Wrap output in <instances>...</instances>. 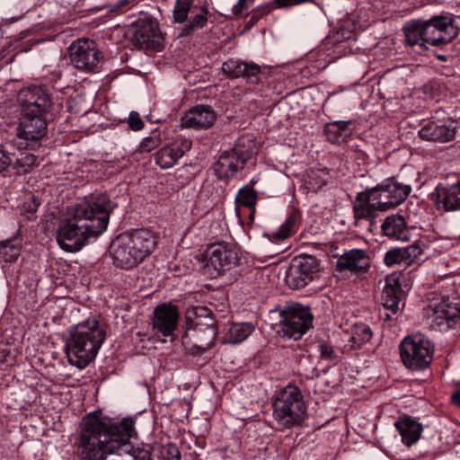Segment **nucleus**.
I'll list each match as a JSON object with an SVG mask.
<instances>
[{
    "mask_svg": "<svg viewBox=\"0 0 460 460\" xmlns=\"http://www.w3.org/2000/svg\"><path fill=\"white\" fill-rule=\"evenodd\" d=\"M114 206L106 196L82 202L70 209L60 220L57 230V241L67 252L82 249L90 237L97 236L107 227L110 214Z\"/></svg>",
    "mask_w": 460,
    "mask_h": 460,
    "instance_id": "f257e3e1",
    "label": "nucleus"
},
{
    "mask_svg": "<svg viewBox=\"0 0 460 460\" xmlns=\"http://www.w3.org/2000/svg\"><path fill=\"white\" fill-rule=\"evenodd\" d=\"M136 435L134 421L126 418L114 423L107 418L94 413L89 414L84 420L80 437L82 460H106L129 443Z\"/></svg>",
    "mask_w": 460,
    "mask_h": 460,
    "instance_id": "f03ea898",
    "label": "nucleus"
},
{
    "mask_svg": "<svg viewBox=\"0 0 460 460\" xmlns=\"http://www.w3.org/2000/svg\"><path fill=\"white\" fill-rule=\"evenodd\" d=\"M105 338L103 325L95 319L72 327L66 341L69 363L80 369L84 368L96 358Z\"/></svg>",
    "mask_w": 460,
    "mask_h": 460,
    "instance_id": "7ed1b4c3",
    "label": "nucleus"
},
{
    "mask_svg": "<svg viewBox=\"0 0 460 460\" xmlns=\"http://www.w3.org/2000/svg\"><path fill=\"white\" fill-rule=\"evenodd\" d=\"M156 237L146 229H137L118 235L111 243L113 263L122 269H131L151 254Z\"/></svg>",
    "mask_w": 460,
    "mask_h": 460,
    "instance_id": "20e7f679",
    "label": "nucleus"
},
{
    "mask_svg": "<svg viewBox=\"0 0 460 460\" xmlns=\"http://www.w3.org/2000/svg\"><path fill=\"white\" fill-rule=\"evenodd\" d=\"M405 40L409 46H443L448 44L457 34L450 17L434 16L429 20L411 21L404 27Z\"/></svg>",
    "mask_w": 460,
    "mask_h": 460,
    "instance_id": "39448f33",
    "label": "nucleus"
},
{
    "mask_svg": "<svg viewBox=\"0 0 460 460\" xmlns=\"http://www.w3.org/2000/svg\"><path fill=\"white\" fill-rule=\"evenodd\" d=\"M273 408L274 420L283 429L299 426L306 418L305 403L295 386L285 387L275 399Z\"/></svg>",
    "mask_w": 460,
    "mask_h": 460,
    "instance_id": "423d86ee",
    "label": "nucleus"
},
{
    "mask_svg": "<svg viewBox=\"0 0 460 460\" xmlns=\"http://www.w3.org/2000/svg\"><path fill=\"white\" fill-rule=\"evenodd\" d=\"M240 252L232 243L210 244L204 253V271L210 278H217L239 264Z\"/></svg>",
    "mask_w": 460,
    "mask_h": 460,
    "instance_id": "0eeeda50",
    "label": "nucleus"
},
{
    "mask_svg": "<svg viewBox=\"0 0 460 460\" xmlns=\"http://www.w3.org/2000/svg\"><path fill=\"white\" fill-rule=\"evenodd\" d=\"M433 346L420 333L405 337L400 344V356L403 365L411 370L426 368L433 358Z\"/></svg>",
    "mask_w": 460,
    "mask_h": 460,
    "instance_id": "6e6552de",
    "label": "nucleus"
},
{
    "mask_svg": "<svg viewBox=\"0 0 460 460\" xmlns=\"http://www.w3.org/2000/svg\"><path fill=\"white\" fill-rule=\"evenodd\" d=\"M186 320L191 323L196 347L201 351L210 349L217 336L215 320L207 307H194L188 310Z\"/></svg>",
    "mask_w": 460,
    "mask_h": 460,
    "instance_id": "1a4fd4ad",
    "label": "nucleus"
},
{
    "mask_svg": "<svg viewBox=\"0 0 460 460\" xmlns=\"http://www.w3.org/2000/svg\"><path fill=\"white\" fill-rule=\"evenodd\" d=\"M281 318L279 332L294 341L299 340L312 326V314L308 308L299 304L288 305Z\"/></svg>",
    "mask_w": 460,
    "mask_h": 460,
    "instance_id": "9d476101",
    "label": "nucleus"
},
{
    "mask_svg": "<svg viewBox=\"0 0 460 460\" xmlns=\"http://www.w3.org/2000/svg\"><path fill=\"white\" fill-rule=\"evenodd\" d=\"M208 10L203 6H196L193 0H176L173 9V19L178 23L185 22L181 35L187 36L203 29L208 22Z\"/></svg>",
    "mask_w": 460,
    "mask_h": 460,
    "instance_id": "9b49d317",
    "label": "nucleus"
},
{
    "mask_svg": "<svg viewBox=\"0 0 460 460\" xmlns=\"http://www.w3.org/2000/svg\"><path fill=\"white\" fill-rule=\"evenodd\" d=\"M17 102L22 116H45L51 108L52 102L47 90L33 85L22 88L18 92Z\"/></svg>",
    "mask_w": 460,
    "mask_h": 460,
    "instance_id": "f8f14e48",
    "label": "nucleus"
},
{
    "mask_svg": "<svg viewBox=\"0 0 460 460\" xmlns=\"http://www.w3.org/2000/svg\"><path fill=\"white\" fill-rule=\"evenodd\" d=\"M252 155L249 147L245 146L243 140L230 150L222 153L214 165L215 172L218 178H229L234 176L239 170L243 169L245 162Z\"/></svg>",
    "mask_w": 460,
    "mask_h": 460,
    "instance_id": "ddd939ff",
    "label": "nucleus"
},
{
    "mask_svg": "<svg viewBox=\"0 0 460 460\" xmlns=\"http://www.w3.org/2000/svg\"><path fill=\"white\" fill-rule=\"evenodd\" d=\"M373 200H376L381 210H387L401 204L410 194L411 188L408 184L387 180L375 188L369 189Z\"/></svg>",
    "mask_w": 460,
    "mask_h": 460,
    "instance_id": "4468645a",
    "label": "nucleus"
},
{
    "mask_svg": "<svg viewBox=\"0 0 460 460\" xmlns=\"http://www.w3.org/2000/svg\"><path fill=\"white\" fill-rule=\"evenodd\" d=\"M318 270L314 257L299 256L291 261L286 273V283L293 289L302 288L313 280Z\"/></svg>",
    "mask_w": 460,
    "mask_h": 460,
    "instance_id": "2eb2a0df",
    "label": "nucleus"
},
{
    "mask_svg": "<svg viewBox=\"0 0 460 460\" xmlns=\"http://www.w3.org/2000/svg\"><path fill=\"white\" fill-rule=\"evenodd\" d=\"M71 63L80 70H93L102 58V53L94 41L87 39H79L69 47Z\"/></svg>",
    "mask_w": 460,
    "mask_h": 460,
    "instance_id": "dca6fc26",
    "label": "nucleus"
},
{
    "mask_svg": "<svg viewBox=\"0 0 460 460\" xmlns=\"http://www.w3.org/2000/svg\"><path fill=\"white\" fill-rule=\"evenodd\" d=\"M373 194L368 190L359 192L353 202L354 224L358 227L372 232L377 213L381 210L376 200H373Z\"/></svg>",
    "mask_w": 460,
    "mask_h": 460,
    "instance_id": "f3484780",
    "label": "nucleus"
},
{
    "mask_svg": "<svg viewBox=\"0 0 460 460\" xmlns=\"http://www.w3.org/2000/svg\"><path fill=\"white\" fill-rule=\"evenodd\" d=\"M131 40L144 49H158L163 42L158 24L151 19H141L131 28Z\"/></svg>",
    "mask_w": 460,
    "mask_h": 460,
    "instance_id": "a211bd4d",
    "label": "nucleus"
},
{
    "mask_svg": "<svg viewBox=\"0 0 460 460\" xmlns=\"http://www.w3.org/2000/svg\"><path fill=\"white\" fill-rule=\"evenodd\" d=\"M456 133V122L451 119L428 121L419 130L420 138L442 143L453 140Z\"/></svg>",
    "mask_w": 460,
    "mask_h": 460,
    "instance_id": "6ab92c4d",
    "label": "nucleus"
},
{
    "mask_svg": "<svg viewBox=\"0 0 460 460\" xmlns=\"http://www.w3.org/2000/svg\"><path fill=\"white\" fill-rule=\"evenodd\" d=\"M222 71L231 78L243 77L250 84H257L261 68L253 62H244L240 59H228L222 65Z\"/></svg>",
    "mask_w": 460,
    "mask_h": 460,
    "instance_id": "aec40b11",
    "label": "nucleus"
},
{
    "mask_svg": "<svg viewBox=\"0 0 460 460\" xmlns=\"http://www.w3.org/2000/svg\"><path fill=\"white\" fill-rule=\"evenodd\" d=\"M179 320L177 308L172 305L163 304L155 310L153 329L164 336H171L175 331Z\"/></svg>",
    "mask_w": 460,
    "mask_h": 460,
    "instance_id": "412c9836",
    "label": "nucleus"
},
{
    "mask_svg": "<svg viewBox=\"0 0 460 460\" xmlns=\"http://www.w3.org/2000/svg\"><path fill=\"white\" fill-rule=\"evenodd\" d=\"M45 116H22L16 128L17 137L31 142L41 139L47 133Z\"/></svg>",
    "mask_w": 460,
    "mask_h": 460,
    "instance_id": "4be33fe9",
    "label": "nucleus"
},
{
    "mask_svg": "<svg viewBox=\"0 0 460 460\" xmlns=\"http://www.w3.org/2000/svg\"><path fill=\"white\" fill-rule=\"evenodd\" d=\"M430 199L438 210H460V181L449 188L438 186Z\"/></svg>",
    "mask_w": 460,
    "mask_h": 460,
    "instance_id": "5701e85b",
    "label": "nucleus"
},
{
    "mask_svg": "<svg viewBox=\"0 0 460 460\" xmlns=\"http://www.w3.org/2000/svg\"><path fill=\"white\" fill-rule=\"evenodd\" d=\"M370 267V259L364 250L353 249L341 255L336 264L339 271L366 272Z\"/></svg>",
    "mask_w": 460,
    "mask_h": 460,
    "instance_id": "b1692460",
    "label": "nucleus"
},
{
    "mask_svg": "<svg viewBox=\"0 0 460 460\" xmlns=\"http://www.w3.org/2000/svg\"><path fill=\"white\" fill-rule=\"evenodd\" d=\"M216 120L214 111L208 106H196L190 110L182 118L181 125L185 128H208Z\"/></svg>",
    "mask_w": 460,
    "mask_h": 460,
    "instance_id": "393cba45",
    "label": "nucleus"
},
{
    "mask_svg": "<svg viewBox=\"0 0 460 460\" xmlns=\"http://www.w3.org/2000/svg\"><path fill=\"white\" fill-rule=\"evenodd\" d=\"M394 425L402 437V443L406 446L410 447L419 440L422 431V427L419 422L404 416L396 420Z\"/></svg>",
    "mask_w": 460,
    "mask_h": 460,
    "instance_id": "a878e982",
    "label": "nucleus"
},
{
    "mask_svg": "<svg viewBox=\"0 0 460 460\" xmlns=\"http://www.w3.org/2000/svg\"><path fill=\"white\" fill-rule=\"evenodd\" d=\"M385 281L382 303L385 308L395 314L399 310L398 292L401 290L398 277L396 275H390L385 278Z\"/></svg>",
    "mask_w": 460,
    "mask_h": 460,
    "instance_id": "bb28decb",
    "label": "nucleus"
},
{
    "mask_svg": "<svg viewBox=\"0 0 460 460\" xmlns=\"http://www.w3.org/2000/svg\"><path fill=\"white\" fill-rule=\"evenodd\" d=\"M384 234L393 239L406 241L409 239V232L403 217L399 215L389 216L382 224Z\"/></svg>",
    "mask_w": 460,
    "mask_h": 460,
    "instance_id": "cd10ccee",
    "label": "nucleus"
},
{
    "mask_svg": "<svg viewBox=\"0 0 460 460\" xmlns=\"http://www.w3.org/2000/svg\"><path fill=\"white\" fill-rule=\"evenodd\" d=\"M435 320L438 324L442 320H455L460 318V306L458 303H450L448 300H443L434 306Z\"/></svg>",
    "mask_w": 460,
    "mask_h": 460,
    "instance_id": "c85d7f7f",
    "label": "nucleus"
},
{
    "mask_svg": "<svg viewBox=\"0 0 460 460\" xmlns=\"http://www.w3.org/2000/svg\"><path fill=\"white\" fill-rule=\"evenodd\" d=\"M327 138L332 143H340L346 140L350 135V129L347 122L335 121L328 124L324 129Z\"/></svg>",
    "mask_w": 460,
    "mask_h": 460,
    "instance_id": "c756f323",
    "label": "nucleus"
},
{
    "mask_svg": "<svg viewBox=\"0 0 460 460\" xmlns=\"http://www.w3.org/2000/svg\"><path fill=\"white\" fill-rule=\"evenodd\" d=\"M179 159L180 156L172 144L164 146L155 155L156 164L163 169L172 167Z\"/></svg>",
    "mask_w": 460,
    "mask_h": 460,
    "instance_id": "7c9ffc66",
    "label": "nucleus"
},
{
    "mask_svg": "<svg viewBox=\"0 0 460 460\" xmlns=\"http://www.w3.org/2000/svg\"><path fill=\"white\" fill-rule=\"evenodd\" d=\"M254 330L251 323H231L228 328V339L230 343H239L244 341Z\"/></svg>",
    "mask_w": 460,
    "mask_h": 460,
    "instance_id": "2f4dec72",
    "label": "nucleus"
},
{
    "mask_svg": "<svg viewBox=\"0 0 460 460\" xmlns=\"http://www.w3.org/2000/svg\"><path fill=\"white\" fill-rule=\"evenodd\" d=\"M21 247L17 239L0 242V260L5 262H13L20 255Z\"/></svg>",
    "mask_w": 460,
    "mask_h": 460,
    "instance_id": "473e14b6",
    "label": "nucleus"
},
{
    "mask_svg": "<svg viewBox=\"0 0 460 460\" xmlns=\"http://www.w3.org/2000/svg\"><path fill=\"white\" fill-rule=\"evenodd\" d=\"M372 338V331L370 327L365 323H358L352 329L351 341L352 344L349 349L360 348V346L370 341Z\"/></svg>",
    "mask_w": 460,
    "mask_h": 460,
    "instance_id": "72a5a7b5",
    "label": "nucleus"
},
{
    "mask_svg": "<svg viewBox=\"0 0 460 460\" xmlns=\"http://www.w3.org/2000/svg\"><path fill=\"white\" fill-rule=\"evenodd\" d=\"M257 200V192L250 186H245L238 191L235 201L237 206H243L254 210Z\"/></svg>",
    "mask_w": 460,
    "mask_h": 460,
    "instance_id": "f704fd0d",
    "label": "nucleus"
},
{
    "mask_svg": "<svg viewBox=\"0 0 460 460\" xmlns=\"http://www.w3.org/2000/svg\"><path fill=\"white\" fill-rule=\"evenodd\" d=\"M326 172L323 170H310L305 183L309 190L316 191L326 184Z\"/></svg>",
    "mask_w": 460,
    "mask_h": 460,
    "instance_id": "c9c22d12",
    "label": "nucleus"
},
{
    "mask_svg": "<svg viewBox=\"0 0 460 460\" xmlns=\"http://www.w3.org/2000/svg\"><path fill=\"white\" fill-rule=\"evenodd\" d=\"M296 220L297 216L295 213L290 214L286 221L273 234V237L277 240H285L289 237L293 233Z\"/></svg>",
    "mask_w": 460,
    "mask_h": 460,
    "instance_id": "e433bc0d",
    "label": "nucleus"
},
{
    "mask_svg": "<svg viewBox=\"0 0 460 460\" xmlns=\"http://www.w3.org/2000/svg\"><path fill=\"white\" fill-rule=\"evenodd\" d=\"M40 206L38 199L33 195H30L21 208L22 214L29 220L35 218V213Z\"/></svg>",
    "mask_w": 460,
    "mask_h": 460,
    "instance_id": "4c0bfd02",
    "label": "nucleus"
},
{
    "mask_svg": "<svg viewBox=\"0 0 460 460\" xmlns=\"http://www.w3.org/2000/svg\"><path fill=\"white\" fill-rule=\"evenodd\" d=\"M402 249L403 252L404 264H411L422 253L420 246L417 243H413Z\"/></svg>",
    "mask_w": 460,
    "mask_h": 460,
    "instance_id": "58836bf2",
    "label": "nucleus"
},
{
    "mask_svg": "<svg viewBox=\"0 0 460 460\" xmlns=\"http://www.w3.org/2000/svg\"><path fill=\"white\" fill-rule=\"evenodd\" d=\"M384 261L387 266H392L397 263L404 264L402 249L394 248L389 250L385 255Z\"/></svg>",
    "mask_w": 460,
    "mask_h": 460,
    "instance_id": "ea45409f",
    "label": "nucleus"
},
{
    "mask_svg": "<svg viewBox=\"0 0 460 460\" xmlns=\"http://www.w3.org/2000/svg\"><path fill=\"white\" fill-rule=\"evenodd\" d=\"M318 348L321 352V356L325 358L332 361H339L340 356L336 353V351L333 349L332 346L330 345L325 341H319L318 342Z\"/></svg>",
    "mask_w": 460,
    "mask_h": 460,
    "instance_id": "a19ab883",
    "label": "nucleus"
},
{
    "mask_svg": "<svg viewBox=\"0 0 460 460\" xmlns=\"http://www.w3.org/2000/svg\"><path fill=\"white\" fill-rule=\"evenodd\" d=\"M128 123L129 128L135 131L140 130L144 127V122L137 111H131L129 113Z\"/></svg>",
    "mask_w": 460,
    "mask_h": 460,
    "instance_id": "79ce46f5",
    "label": "nucleus"
},
{
    "mask_svg": "<svg viewBox=\"0 0 460 460\" xmlns=\"http://www.w3.org/2000/svg\"><path fill=\"white\" fill-rule=\"evenodd\" d=\"M160 143V140L156 137H148L143 139L140 144L141 151L150 152L155 148Z\"/></svg>",
    "mask_w": 460,
    "mask_h": 460,
    "instance_id": "37998d69",
    "label": "nucleus"
},
{
    "mask_svg": "<svg viewBox=\"0 0 460 460\" xmlns=\"http://www.w3.org/2000/svg\"><path fill=\"white\" fill-rule=\"evenodd\" d=\"M175 150L177 151L180 158L183 156V155L190 150L192 143L190 139L184 138L181 139L180 142L172 143Z\"/></svg>",
    "mask_w": 460,
    "mask_h": 460,
    "instance_id": "c03bdc74",
    "label": "nucleus"
},
{
    "mask_svg": "<svg viewBox=\"0 0 460 460\" xmlns=\"http://www.w3.org/2000/svg\"><path fill=\"white\" fill-rule=\"evenodd\" d=\"M18 163L22 167H24L23 172H28L29 168L37 164V157L31 154H27L18 159Z\"/></svg>",
    "mask_w": 460,
    "mask_h": 460,
    "instance_id": "a18cd8bd",
    "label": "nucleus"
},
{
    "mask_svg": "<svg viewBox=\"0 0 460 460\" xmlns=\"http://www.w3.org/2000/svg\"><path fill=\"white\" fill-rule=\"evenodd\" d=\"M11 163V154L5 150L4 146L0 145V172L7 169Z\"/></svg>",
    "mask_w": 460,
    "mask_h": 460,
    "instance_id": "49530a36",
    "label": "nucleus"
},
{
    "mask_svg": "<svg viewBox=\"0 0 460 460\" xmlns=\"http://www.w3.org/2000/svg\"><path fill=\"white\" fill-rule=\"evenodd\" d=\"M166 457L167 460H181V453L175 445H167Z\"/></svg>",
    "mask_w": 460,
    "mask_h": 460,
    "instance_id": "de8ad7c7",
    "label": "nucleus"
},
{
    "mask_svg": "<svg viewBox=\"0 0 460 460\" xmlns=\"http://www.w3.org/2000/svg\"><path fill=\"white\" fill-rule=\"evenodd\" d=\"M252 4L250 3L242 2V0H238V2L233 6L232 12L234 15H241Z\"/></svg>",
    "mask_w": 460,
    "mask_h": 460,
    "instance_id": "09e8293b",
    "label": "nucleus"
},
{
    "mask_svg": "<svg viewBox=\"0 0 460 460\" xmlns=\"http://www.w3.org/2000/svg\"><path fill=\"white\" fill-rule=\"evenodd\" d=\"M452 401L456 405L460 407V392L455 393L452 395Z\"/></svg>",
    "mask_w": 460,
    "mask_h": 460,
    "instance_id": "8fccbe9b",
    "label": "nucleus"
},
{
    "mask_svg": "<svg viewBox=\"0 0 460 460\" xmlns=\"http://www.w3.org/2000/svg\"><path fill=\"white\" fill-rule=\"evenodd\" d=\"M391 319V315L386 314L385 316V320L387 321V320H390Z\"/></svg>",
    "mask_w": 460,
    "mask_h": 460,
    "instance_id": "3c124183",
    "label": "nucleus"
},
{
    "mask_svg": "<svg viewBox=\"0 0 460 460\" xmlns=\"http://www.w3.org/2000/svg\"><path fill=\"white\" fill-rule=\"evenodd\" d=\"M253 1L254 0H242V2H247V3H250L251 4H253Z\"/></svg>",
    "mask_w": 460,
    "mask_h": 460,
    "instance_id": "603ef678",
    "label": "nucleus"
},
{
    "mask_svg": "<svg viewBox=\"0 0 460 460\" xmlns=\"http://www.w3.org/2000/svg\"><path fill=\"white\" fill-rule=\"evenodd\" d=\"M438 58H439V59H442V60H445V59H446L445 56H438Z\"/></svg>",
    "mask_w": 460,
    "mask_h": 460,
    "instance_id": "864d4df0",
    "label": "nucleus"
}]
</instances>
